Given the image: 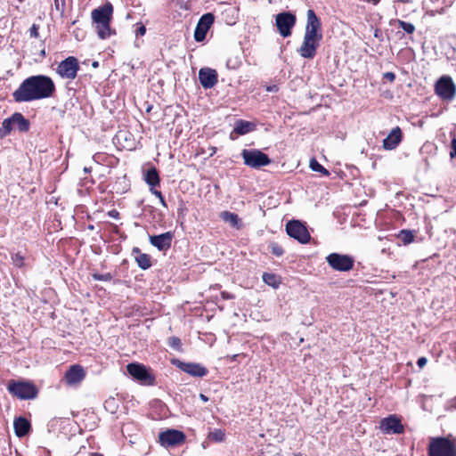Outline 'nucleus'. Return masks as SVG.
I'll return each instance as SVG.
<instances>
[{
    "label": "nucleus",
    "mask_w": 456,
    "mask_h": 456,
    "mask_svg": "<svg viewBox=\"0 0 456 456\" xmlns=\"http://www.w3.org/2000/svg\"><path fill=\"white\" fill-rule=\"evenodd\" d=\"M397 237L404 245L411 243L414 240L413 232L408 230L401 231Z\"/></svg>",
    "instance_id": "30"
},
{
    "label": "nucleus",
    "mask_w": 456,
    "mask_h": 456,
    "mask_svg": "<svg viewBox=\"0 0 456 456\" xmlns=\"http://www.w3.org/2000/svg\"><path fill=\"white\" fill-rule=\"evenodd\" d=\"M398 24L399 27L408 34H412L415 31V27L411 23L403 20H398Z\"/></svg>",
    "instance_id": "33"
},
{
    "label": "nucleus",
    "mask_w": 456,
    "mask_h": 456,
    "mask_svg": "<svg viewBox=\"0 0 456 456\" xmlns=\"http://www.w3.org/2000/svg\"><path fill=\"white\" fill-rule=\"evenodd\" d=\"M7 389L12 395L22 400L33 399L37 395V387L29 382L12 381Z\"/></svg>",
    "instance_id": "4"
},
{
    "label": "nucleus",
    "mask_w": 456,
    "mask_h": 456,
    "mask_svg": "<svg viewBox=\"0 0 456 456\" xmlns=\"http://www.w3.org/2000/svg\"><path fill=\"white\" fill-rule=\"evenodd\" d=\"M54 92L55 86L50 77L37 75L26 78L12 96L17 102H27L52 97Z\"/></svg>",
    "instance_id": "1"
},
{
    "label": "nucleus",
    "mask_w": 456,
    "mask_h": 456,
    "mask_svg": "<svg viewBox=\"0 0 456 456\" xmlns=\"http://www.w3.org/2000/svg\"><path fill=\"white\" fill-rule=\"evenodd\" d=\"M455 91V85L450 77H442L436 84V93L444 100H452Z\"/></svg>",
    "instance_id": "12"
},
{
    "label": "nucleus",
    "mask_w": 456,
    "mask_h": 456,
    "mask_svg": "<svg viewBox=\"0 0 456 456\" xmlns=\"http://www.w3.org/2000/svg\"><path fill=\"white\" fill-rule=\"evenodd\" d=\"M84 170H85V172H86V173H87V172H89V171H90V170H89L88 168H86V167H85V169H84Z\"/></svg>",
    "instance_id": "51"
},
{
    "label": "nucleus",
    "mask_w": 456,
    "mask_h": 456,
    "mask_svg": "<svg viewBox=\"0 0 456 456\" xmlns=\"http://www.w3.org/2000/svg\"><path fill=\"white\" fill-rule=\"evenodd\" d=\"M199 79L205 89L212 88L217 83V73L210 68H202L199 71Z\"/></svg>",
    "instance_id": "18"
},
{
    "label": "nucleus",
    "mask_w": 456,
    "mask_h": 456,
    "mask_svg": "<svg viewBox=\"0 0 456 456\" xmlns=\"http://www.w3.org/2000/svg\"><path fill=\"white\" fill-rule=\"evenodd\" d=\"M403 134L399 126L391 130L389 134L383 140V148L387 151L395 149L402 142Z\"/></svg>",
    "instance_id": "20"
},
{
    "label": "nucleus",
    "mask_w": 456,
    "mask_h": 456,
    "mask_svg": "<svg viewBox=\"0 0 456 456\" xmlns=\"http://www.w3.org/2000/svg\"><path fill=\"white\" fill-rule=\"evenodd\" d=\"M90 456H103V455L100 454V453H97V452H94V453H91Z\"/></svg>",
    "instance_id": "49"
},
{
    "label": "nucleus",
    "mask_w": 456,
    "mask_h": 456,
    "mask_svg": "<svg viewBox=\"0 0 456 456\" xmlns=\"http://www.w3.org/2000/svg\"><path fill=\"white\" fill-rule=\"evenodd\" d=\"M84 369L77 364L72 365L65 373V380L69 385H77L85 378Z\"/></svg>",
    "instance_id": "19"
},
{
    "label": "nucleus",
    "mask_w": 456,
    "mask_h": 456,
    "mask_svg": "<svg viewBox=\"0 0 456 456\" xmlns=\"http://www.w3.org/2000/svg\"><path fill=\"white\" fill-rule=\"evenodd\" d=\"M296 21V15L289 12H280L275 17V25L279 33L283 37H288L291 35V29L295 26Z\"/></svg>",
    "instance_id": "6"
},
{
    "label": "nucleus",
    "mask_w": 456,
    "mask_h": 456,
    "mask_svg": "<svg viewBox=\"0 0 456 456\" xmlns=\"http://www.w3.org/2000/svg\"><path fill=\"white\" fill-rule=\"evenodd\" d=\"M307 20H306V26H305V36H310V37H314L317 39L322 38V35L321 32V20L316 16L314 10L309 9L307 11Z\"/></svg>",
    "instance_id": "13"
},
{
    "label": "nucleus",
    "mask_w": 456,
    "mask_h": 456,
    "mask_svg": "<svg viewBox=\"0 0 456 456\" xmlns=\"http://www.w3.org/2000/svg\"><path fill=\"white\" fill-rule=\"evenodd\" d=\"M12 264L16 267H22L24 265V256L20 253H16L12 256Z\"/></svg>",
    "instance_id": "35"
},
{
    "label": "nucleus",
    "mask_w": 456,
    "mask_h": 456,
    "mask_svg": "<svg viewBox=\"0 0 456 456\" xmlns=\"http://www.w3.org/2000/svg\"><path fill=\"white\" fill-rule=\"evenodd\" d=\"M254 127L255 126L251 122L240 120L235 125L234 132L238 134H245L251 132Z\"/></svg>",
    "instance_id": "27"
},
{
    "label": "nucleus",
    "mask_w": 456,
    "mask_h": 456,
    "mask_svg": "<svg viewBox=\"0 0 456 456\" xmlns=\"http://www.w3.org/2000/svg\"><path fill=\"white\" fill-rule=\"evenodd\" d=\"M208 437L213 442L221 443L225 439V432L223 429L215 428L208 433Z\"/></svg>",
    "instance_id": "29"
},
{
    "label": "nucleus",
    "mask_w": 456,
    "mask_h": 456,
    "mask_svg": "<svg viewBox=\"0 0 456 456\" xmlns=\"http://www.w3.org/2000/svg\"><path fill=\"white\" fill-rule=\"evenodd\" d=\"M241 157L244 164L251 168H260L271 163V159L265 153L256 149H244L241 151Z\"/></svg>",
    "instance_id": "3"
},
{
    "label": "nucleus",
    "mask_w": 456,
    "mask_h": 456,
    "mask_svg": "<svg viewBox=\"0 0 456 456\" xmlns=\"http://www.w3.org/2000/svg\"><path fill=\"white\" fill-rule=\"evenodd\" d=\"M94 24L97 35L101 39H106L114 33L110 28V21H102Z\"/></svg>",
    "instance_id": "25"
},
{
    "label": "nucleus",
    "mask_w": 456,
    "mask_h": 456,
    "mask_svg": "<svg viewBox=\"0 0 456 456\" xmlns=\"http://www.w3.org/2000/svg\"><path fill=\"white\" fill-rule=\"evenodd\" d=\"M93 65H94V67H96L98 65V63L94 62Z\"/></svg>",
    "instance_id": "52"
},
{
    "label": "nucleus",
    "mask_w": 456,
    "mask_h": 456,
    "mask_svg": "<svg viewBox=\"0 0 456 456\" xmlns=\"http://www.w3.org/2000/svg\"><path fill=\"white\" fill-rule=\"evenodd\" d=\"M452 158L456 157V138L452 140V151L450 153Z\"/></svg>",
    "instance_id": "38"
},
{
    "label": "nucleus",
    "mask_w": 456,
    "mask_h": 456,
    "mask_svg": "<svg viewBox=\"0 0 456 456\" xmlns=\"http://www.w3.org/2000/svg\"><path fill=\"white\" fill-rule=\"evenodd\" d=\"M200 398L201 401H203L204 403L208 402V397L206 396L204 394H200Z\"/></svg>",
    "instance_id": "45"
},
{
    "label": "nucleus",
    "mask_w": 456,
    "mask_h": 456,
    "mask_svg": "<svg viewBox=\"0 0 456 456\" xmlns=\"http://www.w3.org/2000/svg\"><path fill=\"white\" fill-rule=\"evenodd\" d=\"M173 340H174L175 342H176V343H179V339H178V338H173Z\"/></svg>",
    "instance_id": "50"
},
{
    "label": "nucleus",
    "mask_w": 456,
    "mask_h": 456,
    "mask_svg": "<svg viewBox=\"0 0 456 456\" xmlns=\"http://www.w3.org/2000/svg\"><path fill=\"white\" fill-rule=\"evenodd\" d=\"M263 281L269 286L277 288L280 281L275 274L265 273L263 274Z\"/></svg>",
    "instance_id": "32"
},
{
    "label": "nucleus",
    "mask_w": 456,
    "mask_h": 456,
    "mask_svg": "<svg viewBox=\"0 0 456 456\" xmlns=\"http://www.w3.org/2000/svg\"><path fill=\"white\" fill-rule=\"evenodd\" d=\"M269 248H271L272 253L277 256H281L284 253L282 247L278 243L273 242L270 244Z\"/></svg>",
    "instance_id": "34"
},
{
    "label": "nucleus",
    "mask_w": 456,
    "mask_h": 456,
    "mask_svg": "<svg viewBox=\"0 0 456 456\" xmlns=\"http://www.w3.org/2000/svg\"><path fill=\"white\" fill-rule=\"evenodd\" d=\"M127 372L135 379L144 385H152L154 377L149 372L148 369L140 363H129L126 366Z\"/></svg>",
    "instance_id": "9"
},
{
    "label": "nucleus",
    "mask_w": 456,
    "mask_h": 456,
    "mask_svg": "<svg viewBox=\"0 0 456 456\" xmlns=\"http://www.w3.org/2000/svg\"><path fill=\"white\" fill-rule=\"evenodd\" d=\"M451 407L456 409V396L451 401Z\"/></svg>",
    "instance_id": "46"
},
{
    "label": "nucleus",
    "mask_w": 456,
    "mask_h": 456,
    "mask_svg": "<svg viewBox=\"0 0 456 456\" xmlns=\"http://www.w3.org/2000/svg\"><path fill=\"white\" fill-rule=\"evenodd\" d=\"M78 69L79 65L77 58L69 56L59 63L56 72L62 78L74 79Z\"/></svg>",
    "instance_id": "7"
},
{
    "label": "nucleus",
    "mask_w": 456,
    "mask_h": 456,
    "mask_svg": "<svg viewBox=\"0 0 456 456\" xmlns=\"http://www.w3.org/2000/svg\"><path fill=\"white\" fill-rule=\"evenodd\" d=\"M310 167L313 171L320 172L324 176L330 175V172L323 167L315 159L310 160Z\"/></svg>",
    "instance_id": "31"
},
{
    "label": "nucleus",
    "mask_w": 456,
    "mask_h": 456,
    "mask_svg": "<svg viewBox=\"0 0 456 456\" xmlns=\"http://www.w3.org/2000/svg\"><path fill=\"white\" fill-rule=\"evenodd\" d=\"M13 427L16 436L22 437L28 433L30 423L25 418L20 417L14 420Z\"/></svg>",
    "instance_id": "24"
},
{
    "label": "nucleus",
    "mask_w": 456,
    "mask_h": 456,
    "mask_svg": "<svg viewBox=\"0 0 456 456\" xmlns=\"http://www.w3.org/2000/svg\"><path fill=\"white\" fill-rule=\"evenodd\" d=\"M366 2L371 3L373 4H378L380 0H365Z\"/></svg>",
    "instance_id": "48"
},
{
    "label": "nucleus",
    "mask_w": 456,
    "mask_h": 456,
    "mask_svg": "<svg viewBox=\"0 0 456 456\" xmlns=\"http://www.w3.org/2000/svg\"><path fill=\"white\" fill-rule=\"evenodd\" d=\"M185 439L184 433L177 429H167L159 435V444L166 448L179 446Z\"/></svg>",
    "instance_id": "5"
},
{
    "label": "nucleus",
    "mask_w": 456,
    "mask_h": 456,
    "mask_svg": "<svg viewBox=\"0 0 456 456\" xmlns=\"http://www.w3.org/2000/svg\"><path fill=\"white\" fill-rule=\"evenodd\" d=\"M159 202L160 204L163 206V207H167V204H166V201H165V199L164 197L162 196L161 198H159Z\"/></svg>",
    "instance_id": "47"
},
{
    "label": "nucleus",
    "mask_w": 456,
    "mask_h": 456,
    "mask_svg": "<svg viewBox=\"0 0 456 456\" xmlns=\"http://www.w3.org/2000/svg\"><path fill=\"white\" fill-rule=\"evenodd\" d=\"M326 260L334 270L340 272L350 271L354 266L353 258L346 255L331 253L326 257Z\"/></svg>",
    "instance_id": "8"
},
{
    "label": "nucleus",
    "mask_w": 456,
    "mask_h": 456,
    "mask_svg": "<svg viewBox=\"0 0 456 456\" xmlns=\"http://www.w3.org/2000/svg\"><path fill=\"white\" fill-rule=\"evenodd\" d=\"M380 429L386 434H402L403 432V426L399 418L395 415H391L380 421Z\"/></svg>",
    "instance_id": "16"
},
{
    "label": "nucleus",
    "mask_w": 456,
    "mask_h": 456,
    "mask_svg": "<svg viewBox=\"0 0 456 456\" xmlns=\"http://www.w3.org/2000/svg\"><path fill=\"white\" fill-rule=\"evenodd\" d=\"M145 182L151 186L155 187L159 184V176L157 169L151 167L145 174Z\"/></svg>",
    "instance_id": "26"
},
{
    "label": "nucleus",
    "mask_w": 456,
    "mask_h": 456,
    "mask_svg": "<svg viewBox=\"0 0 456 456\" xmlns=\"http://www.w3.org/2000/svg\"><path fill=\"white\" fill-rule=\"evenodd\" d=\"M213 22L214 15L212 13H206L201 16L194 31V38L197 42H201L205 39Z\"/></svg>",
    "instance_id": "14"
},
{
    "label": "nucleus",
    "mask_w": 456,
    "mask_h": 456,
    "mask_svg": "<svg viewBox=\"0 0 456 456\" xmlns=\"http://www.w3.org/2000/svg\"><path fill=\"white\" fill-rule=\"evenodd\" d=\"M266 90H267L268 92H271V93H276V92H278V86H275V85H273V86H268V87L266 88Z\"/></svg>",
    "instance_id": "44"
},
{
    "label": "nucleus",
    "mask_w": 456,
    "mask_h": 456,
    "mask_svg": "<svg viewBox=\"0 0 456 456\" xmlns=\"http://www.w3.org/2000/svg\"><path fill=\"white\" fill-rule=\"evenodd\" d=\"M93 278L96 281H110L111 279V275L110 273H105V274L94 273Z\"/></svg>",
    "instance_id": "36"
},
{
    "label": "nucleus",
    "mask_w": 456,
    "mask_h": 456,
    "mask_svg": "<svg viewBox=\"0 0 456 456\" xmlns=\"http://www.w3.org/2000/svg\"><path fill=\"white\" fill-rule=\"evenodd\" d=\"M2 126L6 133H10L12 129L27 132L29 128V121L22 114L16 112L12 117L5 118Z\"/></svg>",
    "instance_id": "11"
},
{
    "label": "nucleus",
    "mask_w": 456,
    "mask_h": 456,
    "mask_svg": "<svg viewBox=\"0 0 456 456\" xmlns=\"http://www.w3.org/2000/svg\"><path fill=\"white\" fill-rule=\"evenodd\" d=\"M320 41L321 39L304 36L303 43L298 49L299 54L304 58L313 59L316 54Z\"/></svg>",
    "instance_id": "15"
},
{
    "label": "nucleus",
    "mask_w": 456,
    "mask_h": 456,
    "mask_svg": "<svg viewBox=\"0 0 456 456\" xmlns=\"http://www.w3.org/2000/svg\"><path fill=\"white\" fill-rule=\"evenodd\" d=\"M177 366L183 371L193 377H204L208 373V370L199 363L179 362Z\"/></svg>",
    "instance_id": "22"
},
{
    "label": "nucleus",
    "mask_w": 456,
    "mask_h": 456,
    "mask_svg": "<svg viewBox=\"0 0 456 456\" xmlns=\"http://www.w3.org/2000/svg\"><path fill=\"white\" fill-rule=\"evenodd\" d=\"M221 217L224 221L231 224L232 226L236 227L237 229L240 227V220L238 215L232 212L224 211L221 213Z\"/></svg>",
    "instance_id": "28"
},
{
    "label": "nucleus",
    "mask_w": 456,
    "mask_h": 456,
    "mask_svg": "<svg viewBox=\"0 0 456 456\" xmlns=\"http://www.w3.org/2000/svg\"><path fill=\"white\" fill-rule=\"evenodd\" d=\"M133 256L139 267L146 270L151 266V256L147 254L142 253L138 248H133Z\"/></svg>",
    "instance_id": "23"
},
{
    "label": "nucleus",
    "mask_w": 456,
    "mask_h": 456,
    "mask_svg": "<svg viewBox=\"0 0 456 456\" xmlns=\"http://www.w3.org/2000/svg\"><path fill=\"white\" fill-rule=\"evenodd\" d=\"M146 32V28L144 26H141L138 29H137V35H140V36H143Z\"/></svg>",
    "instance_id": "43"
},
{
    "label": "nucleus",
    "mask_w": 456,
    "mask_h": 456,
    "mask_svg": "<svg viewBox=\"0 0 456 456\" xmlns=\"http://www.w3.org/2000/svg\"><path fill=\"white\" fill-rule=\"evenodd\" d=\"M173 234L170 232L159 235L150 236V242L159 250H166L170 248Z\"/></svg>",
    "instance_id": "21"
},
{
    "label": "nucleus",
    "mask_w": 456,
    "mask_h": 456,
    "mask_svg": "<svg viewBox=\"0 0 456 456\" xmlns=\"http://www.w3.org/2000/svg\"><path fill=\"white\" fill-rule=\"evenodd\" d=\"M287 233L300 243L305 244L310 240V233L306 227L299 221H290L286 225Z\"/></svg>",
    "instance_id": "10"
},
{
    "label": "nucleus",
    "mask_w": 456,
    "mask_h": 456,
    "mask_svg": "<svg viewBox=\"0 0 456 456\" xmlns=\"http://www.w3.org/2000/svg\"><path fill=\"white\" fill-rule=\"evenodd\" d=\"M151 192L158 198H161L163 196L162 193L159 191L155 190L154 187L151 188Z\"/></svg>",
    "instance_id": "41"
},
{
    "label": "nucleus",
    "mask_w": 456,
    "mask_h": 456,
    "mask_svg": "<svg viewBox=\"0 0 456 456\" xmlns=\"http://www.w3.org/2000/svg\"><path fill=\"white\" fill-rule=\"evenodd\" d=\"M383 77L387 80H388L389 82H394L395 79V75L394 72H386L383 74Z\"/></svg>",
    "instance_id": "37"
},
{
    "label": "nucleus",
    "mask_w": 456,
    "mask_h": 456,
    "mask_svg": "<svg viewBox=\"0 0 456 456\" xmlns=\"http://www.w3.org/2000/svg\"><path fill=\"white\" fill-rule=\"evenodd\" d=\"M427 358L425 357H420L419 358L418 362H417V364L419 368H423L426 364H427Z\"/></svg>",
    "instance_id": "40"
},
{
    "label": "nucleus",
    "mask_w": 456,
    "mask_h": 456,
    "mask_svg": "<svg viewBox=\"0 0 456 456\" xmlns=\"http://www.w3.org/2000/svg\"><path fill=\"white\" fill-rule=\"evenodd\" d=\"M113 14V6L110 3L94 9L91 12L93 23H99L102 21H111Z\"/></svg>",
    "instance_id": "17"
},
{
    "label": "nucleus",
    "mask_w": 456,
    "mask_h": 456,
    "mask_svg": "<svg viewBox=\"0 0 456 456\" xmlns=\"http://www.w3.org/2000/svg\"><path fill=\"white\" fill-rule=\"evenodd\" d=\"M429 456H456V445L444 437L433 438L428 447Z\"/></svg>",
    "instance_id": "2"
},
{
    "label": "nucleus",
    "mask_w": 456,
    "mask_h": 456,
    "mask_svg": "<svg viewBox=\"0 0 456 456\" xmlns=\"http://www.w3.org/2000/svg\"><path fill=\"white\" fill-rule=\"evenodd\" d=\"M109 216L117 219V218H118L119 214L117 210L113 209L109 212Z\"/></svg>",
    "instance_id": "42"
},
{
    "label": "nucleus",
    "mask_w": 456,
    "mask_h": 456,
    "mask_svg": "<svg viewBox=\"0 0 456 456\" xmlns=\"http://www.w3.org/2000/svg\"><path fill=\"white\" fill-rule=\"evenodd\" d=\"M30 36L34 37H38V27L35 24L30 28Z\"/></svg>",
    "instance_id": "39"
}]
</instances>
